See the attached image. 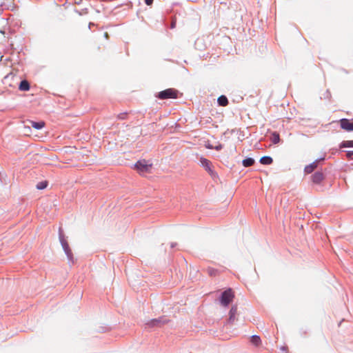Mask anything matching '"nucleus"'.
<instances>
[{"instance_id":"1","label":"nucleus","mask_w":353,"mask_h":353,"mask_svg":"<svg viewBox=\"0 0 353 353\" xmlns=\"http://www.w3.org/2000/svg\"><path fill=\"white\" fill-rule=\"evenodd\" d=\"M179 91L174 88H168L158 93L157 97L160 99H176Z\"/></svg>"},{"instance_id":"2","label":"nucleus","mask_w":353,"mask_h":353,"mask_svg":"<svg viewBox=\"0 0 353 353\" xmlns=\"http://www.w3.org/2000/svg\"><path fill=\"white\" fill-rule=\"evenodd\" d=\"M152 164L148 163L145 160L139 161L134 167L140 174H145L150 172L152 169Z\"/></svg>"},{"instance_id":"3","label":"nucleus","mask_w":353,"mask_h":353,"mask_svg":"<svg viewBox=\"0 0 353 353\" xmlns=\"http://www.w3.org/2000/svg\"><path fill=\"white\" fill-rule=\"evenodd\" d=\"M234 297V294L232 289H228L221 294V303L223 306H228L233 301Z\"/></svg>"},{"instance_id":"4","label":"nucleus","mask_w":353,"mask_h":353,"mask_svg":"<svg viewBox=\"0 0 353 353\" xmlns=\"http://www.w3.org/2000/svg\"><path fill=\"white\" fill-rule=\"evenodd\" d=\"M199 161L201 165L205 169V170L209 173V174L212 178H215L216 176V173L212 169V165L211 161L204 157H201Z\"/></svg>"},{"instance_id":"5","label":"nucleus","mask_w":353,"mask_h":353,"mask_svg":"<svg viewBox=\"0 0 353 353\" xmlns=\"http://www.w3.org/2000/svg\"><path fill=\"white\" fill-rule=\"evenodd\" d=\"M60 242H61L62 248H63L65 254L67 255L68 259L70 261H72L73 254H72V252L68 245V241L64 239L63 236H60Z\"/></svg>"},{"instance_id":"6","label":"nucleus","mask_w":353,"mask_h":353,"mask_svg":"<svg viewBox=\"0 0 353 353\" xmlns=\"http://www.w3.org/2000/svg\"><path fill=\"white\" fill-rule=\"evenodd\" d=\"M324 179V175L322 172H316L312 176L313 183L319 184Z\"/></svg>"},{"instance_id":"7","label":"nucleus","mask_w":353,"mask_h":353,"mask_svg":"<svg viewBox=\"0 0 353 353\" xmlns=\"http://www.w3.org/2000/svg\"><path fill=\"white\" fill-rule=\"evenodd\" d=\"M237 314V307L234 305L230 310L229 312V322L234 323L236 320V315Z\"/></svg>"},{"instance_id":"8","label":"nucleus","mask_w":353,"mask_h":353,"mask_svg":"<svg viewBox=\"0 0 353 353\" xmlns=\"http://www.w3.org/2000/svg\"><path fill=\"white\" fill-rule=\"evenodd\" d=\"M318 162H319V161L316 160V161H314L313 163H312L311 164L306 165L304 169L305 172L307 174H310L311 172H312L314 171V170L315 168H316V167L318 165Z\"/></svg>"},{"instance_id":"9","label":"nucleus","mask_w":353,"mask_h":353,"mask_svg":"<svg viewBox=\"0 0 353 353\" xmlns=\"http://www.w3.org/2000/svg\"><path fill=\"white\" fill-rule=\"evenodd\" d=\"M30 123L31 125V127H32L33 128L37 129V130H40V129L43 128L46 125L45 122L43 121H41L39 122L30 121Z\"/></svg>"},{"instance_id":"10","label":"nucleus","mask_w":353,"mask_h":353,"mask_svg":"<svg viewBox=\"0 0 353 353\" xmlns=\"http://www.w3.org/2000/svg\"><path fill=\"white\" fill-rule=\"evenodd\" d=\"M19 89L22 91H28L30 90V84L26 80L21 81Z\"/></svg>"},{"instance_id":"11","label":"nucleus","mask_w":353,"mask_h":353,"mask_svg":"<svg viewBox=\"0 0 353 353\" xmlns=\"http://www.w3.org/2000/svg\"><path fill=\"white\" fill-rule=\"evenodd\" d=\"M218 103L221 106H226L228 104V100L224 95H221L218 98Z\"/></svg>"},{"instance_id":"12","label":"nucleus","mask_w":353,"mask_h":353,"mask_svg":"<svg viewBox=\"0 0 353 353\" xmlns=\"http://www.w3.org/2000/svg\"><path fill=\"white\" fill-rule=\"evenodd\" d=\"M273 160L270 157L265 156L260 159V163L263 165H270Z\"/></svg>"},{"instance_id":"13","label":"nucleus","mask_w":353,"mask_h":353,"mask_svg":"<svg viewBox=\"0 0 353 353\" xmlns=\"http://www.w3.org/2000/svg\"><path fill=\"white\" fill-rule=\"evenodd\" d=\"M270 139L274 144L278 143L280 141V136L279 133H277L276 132H272L271 134Z\"/></svg>"},{"instance_id":"14","label":"nucleus","mask_w":353,"mask_h":353,"mask_svg":"<svg viewBox=\"0 0 353 353\" xmlns=\"http://www.w3.org/2000/svg\"><path fill=\"white\" fill-rule=\"evenodd\" d=\"M242 163L244 167H249L254 163V160L252 158H246L243 160Z\"/></svg>"},{"instance_id":"15","label":"nucleus","mask_w":353,"mask_h":353,"mask_svg":"<svg viewBox=\"0 0 353 353\" xmlns=\"http://www.w3.org/2000/svg\"><path fill=\"white\" fill-rule=\"evenodd\" d=\"M250 342L255 346H259L261 344V339L256 335L251 336Z\"/></svg>"},{"instance_id":"16","label":"nucleus","mask_w":353,"mask_h":353,"mask_svg":"<svg viewBox=\"0 0 353 353\" xmlns=\"http://www.w3.org/2000/svg\"><path fill=\"white\" fill-rule=\"evenodd\" d=\"M167 323V321H163L161 319H154L151 321L153 326H161Z\"/></svg>"},{"instance_id":"17","label":"nucleus","mask_w":353,"mask_h":353,"mask_svg":"<svg viewBox=\"0 0 353 353\" xmlns=\"http://www.w3.org/2000/svg\"><path fill=\"white\" fill-rule=\"evenodd\" d=\"M341 147L350 148L353 147V141H345L342 142Z\"/></svg>"},{"instance_id":"18","label":"nucleus","mask_w":353,"mask_h":353,"mask_svg":"<svg viewBox=\"0 0 353 353\" xmlns=\"http://www.w3.org/2000/svg\"><path fill=\"white\" fill-rule=\"evenodd\" d=\"M47 185H48L47 181H41L37 185V188L38 190H43L47 187Z\"/></svg>"},{"instance_id":"19","label":"nucleus","mask_w":353,"mask_h":353,"mask_svg":"<svg viewBox=\"0 0 353 353\" xmlns=\"http://www.w3.org/2000/svg\"><path fill=\"white\" fill-rule=\"evenodd\" d=\"M216 272L217 271L213 268H208V272L210 276H215L216 274Z\"/></svg>"},{"instance_id":"20","label":"nucleus","mask_w":353,"mask_h":353,"mask_svg":"<svg viewBox=\"0 0 353 353\" xmlns=\"http://www.w3.org/2000/svg\"><path fill=\"white\" fill-rule=\"evenodd\" d=\"M127 117V113L126 112H123V113H120L117 115V118L119 119H125Z\"/></svg>"},{"instance_id":"21","label":"nucleus","mask_w":353,"mask_h":353,"mask_svg":"<svg viewBox=\"0 0 353 353\" xmlns=\"http://www.w3.org/2000/svg\"><path fill=\"white\" fill-rule=\"evenodd\" d=\"M145 3L148 6H151L153 3V0H144Z\"/></svg>"},{"instance_id":"22","label":"nucleus","mask_w":353,"mask_h":353,"mask_svg":"<svg viewBox=\"0 0 353 353\" xmlns=\"http://www.w3.org/2000/svg\"><path fill=\"white\" fill-rule=\"evenodd\" d=\"M10 77L12 78L13 77H12V76H10V75H6V76L4 77V81L8 80Z\"/></svg>"},{"instance_id":"23","label":"nucleus","mask_w":353,"mask_h":353,"mask_svg":"<svg viewBox=\"0 0 353 353\" xmlns=\"http://www.w3.org/2000/svg\"><path fill=\"white\" fill-rule=\"evenodd\" d=\"M174 23H172V28H174Z\"/></svg>"},{"instance_id":"24","label":"nucleus","mask_w":353,"mask_h":353,"mask_svg":"<svg viewBox=\"0 0 353 353\" xmlns=\"http://www.w3.org/2000/svg\"><path fill=\"white\" fill-rule=\"evenodd\" d=\"M220 147H216V150H219Z\"/></svg>"},{"instance_id":"25","label":"nucleus","mask_w":353,"mask_h":353,"mask_svg":"<svg viewBox=\"0 0 353 353\" xmlns=\"http://www.w3.org/2000/svg\"><path fill=\"white\" fill-rule=\"evenodd\" d=\"M351 154H353V151L351 152Z\"/></svg>"}]
</instances>
